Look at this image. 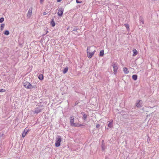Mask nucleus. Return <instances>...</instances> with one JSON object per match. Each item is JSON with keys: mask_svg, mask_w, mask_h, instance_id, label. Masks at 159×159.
I'll return each instance as SVG.
<instances>
[{"mask_svg": "<svg viewBox=\"0 0 159 159\" xmlns=\"http://www.w3.org/2000/svg\"><path fill=\"white\" fill-rule=\"evenodd\" d=\"M123 71L125 74H128L129 73L127 68L126 67H124L123 68Z\"/></svg>", "mask_w": 159, "mask_h": 159, "instance_id": "dca6fc26", "label": "nucleus"}, {"mask_svg": "<svg viewBox=\"0 0 159 159\" xmlns=\"http://www.w3.org/2000/svg\"><path fill=\"white\" fill-rule=\"evenodd\" d=\"M113 121L112 120L111 121H109L108 124V127L110 128H112L113 127V123H112Z\"/></svg>", "mask_w": 159, "mask_h": 159, "instance_id": "9b49d317", "label": "nucleus"}, {"mask_svg": "<svg viewBox=\"0 0 159 159\" xmlns=\"http://www.w3.org/2000/svg\"><path fill=\"white\" fill-rule=\"evenodd\" d=\"M46 14H47L46 12H43V15H46Z\"/></svg>", "mask_w": 159, "mask_h": 159, "instance_id": "2f4dec72", "label": "nucleus"}, {"mask_svg": "<svg viewBox=\"0 0 159 159\" xmlns=\"http://www.w3.org/2000/svg\"><path fill=\"white\" fill-rule=\"evenodd\" d=\"M139 20L140 21L143 23V24H144V22H143V17H142V16H141L139 18Z\"/></svg>", "mask_w": 159, "mask_h": 159, "instance_id": "412c9836", "label": "nucleus"}, {"mask_svg": "<svg viewBox=\"0 0 159 159\" xmlns=\"http://www.w3.org/2000/svg\"><path fill=\"white\" fill-rule=\"evenodd\" d=\"M133 52L134 53L133 54V56H135L138 54V51L135 49H133Z\"/></svg>", "mask_w": 159, "mask_h": 159, "instance_id": "ddd939ff", "label": "nucleus"}, {"mask_svg": "<svg viewBox=\"0 0 159 159\" xmlns=\"http://www.w3.org/2000/svg\"><path fill=\"white\" fill-rule=\"evenodd\" d=\"M51 24L52 27H54L55 25V23L54 21V19H52V21L51 22Z\"/></svg>", "mask_w": 159, "mask_h": 159, "instance_id": "4468645a", "label": "nucleus"}, {"mask_svg": "<svg viewBox=\"0 0 159 159\" xmlns=\"http://www.w3.org/2000/svg\"><path fill=\"white\" fill-rule=\"evenodd\" d=\"M44 0H40V2L41 3H43V2Z\"/></svg>", "mask_w": 159, "mask_h": 159, "instance_id": "7c9ffc66", "label": "nucleus"}, {"mask_svg": "<svg viewBox=\"0 0 159 159\" xmlns=\"http://www.w3.org/2000/svg\"><path fill=\"white\" fill-rule=\"evenodd\" d=\"M77 125H78V126H84V125H83V124H77Z\"/></svg>", "mask_w": 159, "mask_h": 159, "instance_id": "cd10ccee", "label": "nucleus"}, {"mask_svg": "<svg viewBox=\"0 0 159 159\" xmlns=\"http://www.w3.org/2000/svg\"><path fill=\"white\" fill-rule=\"evenodd\" d=\"M4 26H5V24H2L1 25V27H0V30L2 31L3 30Z\"/></svg>", "mask_w": 159, "mask_h": 159, "instance_id": "aec40b11", "label": "nucleus"}, {"mask_svg": "<svg viewBox=\"0 0 159 159\" xmlns=\"http://www.w3.org/2000/svg\"><path fill=\"white\" fill-rule=\"evenodd\" d=\"M82 114L83 116V119L84 120H86L87 119V116L84 112H82Z\"/></svg>", "mask_w": 159, "mask_h": 159, "instance_id": "f8f14e48", "label": "nucleus"}, {"mask_svg": "<svg viewBox=\"0 0 159 159\" xmlns=\"http://www.w3.org/2000/svg\"><path fill=\"white\" fill-rule=\"evenodd\" d=\"M74 116H71L70 118V125L73 127H76L78 126V125L75 123H74Z\"/></svg>", "mask_w": 159, "mask_h": 159, "instance_id": "f03ea898", "label": "nucleus"}, {"mask_svg": "<svg viewBox=\"0 0 159 159\" xmlns=\"http://www.w3.org/2000/svg\"><path fill=\"white\" fill-rule=\"evenodd\" d=\"M28 131H29V130L27 129L26 128H25L24 129V131L22 133V136L23 138H24L25 137L26 134L28 133Z\"/></svg>", "mask_w": 159, "mask_h": 159, "instance_id": "9d476101", "label": "nucleus"}, {"mask_svg": "<svg viewBox=\"0 0 159 159\" xmlns=\"http://www.w3.org/2000/svg\"><path fill=\"white\" fill-rule=\"evenodd\" d=\"M1 92H5L6 90L3 89H0Z\"/></svg>", "mask_w": 159, "mask_h": 159, "instance_id": "bb28decb", "label": "nucleus"}, {"mask_svg": "<svg viewBox=\"0 0 159 159\" xmlns=\"http://www.w3.org/2000/svg\"><path fill=\"white\" fill-rule=\"evenodd\" d=\"M138 102L136 103V106L138 107H140L143 106V102L141 100L138 101Z\"/></svg>", "mask_w": 159, "mask_h": 159, "instance_id": "6e6552de", "label": "nucleus"}, {"mask_svg": "<svg viewBox=\"0 0 159 159\" xmlns=\"http://www.w3.org/2000/svg\"><path fill=\"white\" fill-rule=\"evenodd\" d=\"M100 126V125L99 124H98L96 125V127L97 128H98Z\"/></svg>", "mask_w": 159, "mask_h": 159, "instance_id": "c756f323", "label": "nucleus"}, {"mask_svg": "<svg viewBox=\"0 0 159 159\" xmlns=\"http://www.w3.org/2000/svg\"><path fill=\"white\" fill-rule=\"evenodd\" d=\"M61 140V137L60 136H58L56 141L55 146L56 147H58L60 146Z\"/></svg>", "mask_w": 159, "mask_h": 159, "instance_id": "7ed1b4c3", "label": "nucleus"}, {"mask_svg": "<svg viewBox=\"0 0 159 159\" xmlns=\"http://www.w3.org/2000/svg\"><path fill=\"white\" fill-rule=\"evenodd\" d=\"M43 75L42 74H40L38 76V78L41 80L43 79Z\"/></svg>", "mask_w": 159, "mask_h": 159, "instance_id": "f3484780", "label": "nucleus"}, {"mask_svg": "<svg viewBox=\"0 0 159 159\" xmlns=\"http://www.w3.org/2000/svg\"><path fill=\"white\" fill-rule=\"evenodd\" d=\"M125 27L127 29H129V25L128 24H125Z\"/></svg>", "mask_w": 159, "mask_h": 159, "instance_id": "a878e982", "label": "nucleus"}, {"mask_svg": "<svg viewBox=\"0 0 159 159\" xmlns=\"http://www.w3.org/2000/svg\"><path fill=\"white\" fill-rule=\"evenodd\" d=\"M33 8L32 7L30 8L29 10L28 13L27 14V16L28 18H30L32 15Z\"/></svg>", "mask_w": 159, "mask_h": 159, "instance_id": "423d86ee", "label": "nucleus"}, {"mask_svg": "<svg viewBox=\"0 0 159 159\" xmlns=\"http://www.w3.org/2000/svg\"><path fill=\"white\" fill-rule=\"evenodd\" d=\"M87 53L88 57L89 58H91L94 53H93V52H89V51H87Z\"/></svg>", "mask_w": 159, "mask_h": 159, "instance_id": "1a4fd4ad", "label": "nucleus"}, {"mask_svg": "<svg viewBox=\"0 0 159 159\" xmlns=\"http://www.w3.org/2000/svg\"><path fill=\"white\" fill-rule=\"evenodd\" d=\"M104 55V50H101L99 54V56L101 57L103 56Z\"/></svg>", "mask_w": 159, "mask_h": 159, "instance_id": "6ab92c4d", "label": "nucleus"}, {"mask_svg": "<svg viewBox=\"0 0 159 159\" xmlns=\"http://www.w3.org/2000/svg\"><path fill=\"white\" fill-rule=\"evenodd\" d=\"M64 11V9L62 8H60L58 10L57 14L58 16H61L63 13Z\"/></svg>", "mask_w": 159, "mask_h": 159, "instance_id": "0eeeda50", "label": "nucleus"}, {"mask_svg": "<svg viewBox=\"0 0 159 159\" xmlns=\"http://www.w3.org/2000/svg\"><path fill=\"white\" fill-rule=\"evenodd\" d=\"M4 20V18L3 17H2L0 19V23H2Z\"/></svg>", "mask_w": 159, "mask_h": 159, "instance_id": "393cba45", "label": "nucleus"}, {"mask_svg": "<svg viewBox=\"0 0 159 159\" xmlns=\"http://www.w3.org/2000/svg\"><path fill=\"white\" fill-rule=\"evenodd\" d=\"M62 0H57V2H60Z\"/></svg>", "mask_w": 159, "mask_h": 159, "instance_id": "473e14b6", "label": "nucleus"}, {"mask_svg": "<svg viewBox=\"0 0 159 159\" xmlns=\"http://www.w3.org/2000/svg\"><path fill=\"white\" fill-rule=\"evenodd\" d=\"M132 78L134 80H136L137 79V76L136 75H133L132 76Z\"/></svg>", "mask_w": 159, "mask_h": 159, "instance_id": "2eb2a0df", "label": "nucleus"}, {"mask_svg": "<svg viewBox=\"0 0 159 159\" xmlns=\"http://www.w3.org/2000/svg\"><path fill=\"white\" fill-rule=\"evenodd\" d=\"M76 2L77 3H82V1H79L78 0H76Z\"/></svg>", "mask_w": 159, "mask_h": 159, "instance_id": "c85d7f7f", "label": "nucleus"}, {"mask_svg": "<svg viewBox=\"0 0 159 159\" xmlns=\"http://www.w3.org/2000/svg\"><path fill=\"white\" fill-rule=\"evenodd\" d=\"M4 34L5 35H7L9 34V32L8 30H6L5 31Z\"/></svg>", "mask_w": 159, "mask_h": 159, "instance_id": "4be33fe9", "label": "nucleus"}, {"mask_svg": "<svg viewBox=\"0 0 159 159\" xmlns=\"http://www.w3.org/2000/svg\"><path fill=\"white\" fill-rule=\"evenodd\" d=\"M87 51H88L89 52H90L95 53V47L92 46L88 47Z\"/></svg>", "mask_w": 159, "mask_h": 159, "instance_id": "20e7f679", "label": "nucleus"}, {"mask_svg": "<svg viewBox=\"0 0 159 159\" xmlns=\"http://www.w3.org/2000/svg\"><path fill=\"white\" fill-rule=\"evenodd\" d=\"M112 66L114 69V73L115 74H116V72H117V70L118 68V66L117 64H116L113 63L112 65Z\"/></svg>", "mask_w": 159, "mask_h": 159, "instance_id": "39448f33", "label": "nucleus"}, {"mask_svg": "<svg viewBox=\"0 0 159 159\" xmlns=\"http://www.w3.org/2000/svg\"><path fill=\"white\" fill-rule=\"evenodd\" d=\"M80 30L79 29H77L75 28L74 29L73 31H77L78 33H79V31H80Z\"/></svg>", "mask_w": 159, "mask_h": 159, "instance_id": "5701e85b", "label": "nucleus"}, {"mask_svg": "<svg viewBox=\"0 0 159 159\" xmlns=\"http://www.w3.org/2000/svg\"><path fill=\"white\" fill-rule=\"evenodd\" d=\"M23 86L25 88L28 89H32L34 88V87L31 85L29 82L27 81L23 83Z\"/></svg>", "mask_w": 159, "mask_h": 159, "instance_id": "f257e3e1", "label": "nucleus"}, {"mask_svg": "<svg viewBox=\"0 0 159 159\" xmlns=\"http://www.w3.org/2000/svg\"><path fill=\"white\" fill-rule=\"evenodd\" d=\"M68 67H66V68H65L64 69V70H63V73L64 74H65L67 72V71H68Z\"/></svg>", "mask_w": 159, "mask_h": 159, "instance_id": "a211bd4d", "label": "nucleus"}, {"mask_svg": "<svg viewBox=\"0 0 159 159\" xmlns=\"http://www.w3.org/2000/svg\"><path fill=\"white\" fill-rule=\"evenodd\" d=\"M101 147H102V150H104L105 149L104 145L103 144H102V145Z\"/></svg>", "mask_w": 159, "mask_h": 159, "instance_id": "b1692460", "label": "nucleus"}, {"mask_svg": "<svg viewBox=\"0 0 159 159\" xmlns=\"http://www.w3.org/2000/svg\"><path fill=\"white\" fill-rule=\"evenodd\" d=\"M35 111V112H36L37 113H38V112H36V111Z\"/></svg>", "mask_w": 159, "mask_h": 159, "instance_id": "72a5a7b5", "label": "nucleus"}]
</instances>
